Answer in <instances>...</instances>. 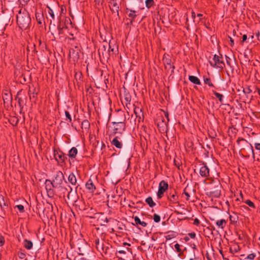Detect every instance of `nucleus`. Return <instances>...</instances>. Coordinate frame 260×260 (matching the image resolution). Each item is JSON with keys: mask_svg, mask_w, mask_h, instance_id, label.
<instances>
[{"mask_svg": "<svg viewBox=\"0 0 260 260\" xmlns=\"http://www.w3.org/2000/svg\"><path fill=\"white\" fill-rule=\"evenodd\" d=\"M255 148L256 149L258 150H260V143H255Z\"/></svg>", "mask_w": 260, "mask_h": 260, "instance_id": "64", "label": "nucleus"}, {"mask_svg": "<svg viewBox=\"0 0 260 260\" xmlns=\"http://www.w3.org/2000/svg\"><path fill=\"white\" fill-rule=\"evenodd\" d=\"M134 113H135V114H136V116H137V117H138V111H140V112H142V110H141V109H139V108H138H138L135 107V108H134Z\"/></svg>", "mask_w": 260, "mask_h": 260, "instance_id": "53", "label": "nucleus"}, {"mask_svg": "<svg viewBox=\"0 0 260 260\" xmlns=\"http://www.w3.org/2000/svg\"><path fill=\"white\" fill-rule=\"evenodd\" d=\"M111 144L118 149H121L122 147V143L120 137L118 136H116L113 138L111 141Z\"/></svg>", "mask_w": 260, "mask_h": 260, "instance_id": "18", "label": "nucleus"}, {"mask_svg": "<svg viewBox=\"0 0 260 260\" xmlns=\"http://www.w3.org/2000/svg\"><path fill=\"white\" fill-rule=\"evenodd\" d=\"M200 224V220L197 218H195L193 222V224L196 225H198Z\"/></svg>", "mask_w": 260, "mask_h": 260, "instance_id": "59", "label": "nucleus"}, {"mask_svg": "<svg viewBox=\"0 0 260 260\" xmlns=\"http://www.w3.org/2000/svg\"><path fill=\"white\" fill-rule=\"evenodd\" d=\"M131 106V102H125V106H126V108L128 110L130 109Z\"/></svg>", "mask_w": 260, "mask_h": 260, "instance_id": "63", "label": "nucleus"}, {"mask_svg": "<svg viewBox=\"0 0 260 260\" xmlns=\"http://www.w3.org/2000/svg\"><path fill=\"white\" fill-rule=\"evenodd\" d=\"M63 26H62L61 27L60 24H58L57 25V32H56L55 33V34L54 33H52V34L53 36L55 35V36H54V38L55 39H60L61 37H62V35L63 33Z\"/></svg>", "mask_w": 260, "mask_h": 260, "instance_id": "21", "label": "nucleus"}, {"mask_svg": "<svg viewBox=\"0 0 260 260\" xmlns=\"http://www.w3.org/2000/svg\"><path fill=\"white\" fill-rule=\"evenodd\" d=\"M255 256H256V255L254 253H251V254H249V255H248L247 256V257H245V259L252 260V259H254V258L255 257Z\"/></svg>", "mask_w": 260, "mask_h": 260, "instance_id": "48", "label": "nucleus"}, {"mask_svg": "<svg viewBox=\"0 0 260 260\" xmlns=\"http://www.w3.org/2000/svg\"><path fill=\"white\" fill-rule=\"evenodd\" d=\"M108 49H109V57L111 55L116 53V50H115L114 48H111V45H110V43H109V44H108Z\"/></svg>", "mask_w": 260, "mask_h": 260, "instance_id": "42", "label": "nucleus"}, {"mask_svg": "<svg viewBox=\"0 0 260 260\" xmlns=\"http://www.w3.org/2000/svg\"><path fill=\"white\" fill-rule=\"evenodd\" d=\"M131 1V2L133 4H135V3H142V1L143 0H129Z\"/></svg>", "mask_w": 260, "mask_h": 260, "instance_id": "60", "label": "nucleus"}, {"mask_svg": "<svg viewBox=\"0 0 260 260\" xmlns=\"http://www.w3.org/2000/svg\"><path fill=\"white\" fill-rule=\"evenodd\" d=\"M17 22L21 29H25L28 28L31 22V19L28 13H23L17 15Z\"/></svg>", "mask_w": 260, "mask_h": 260, "instance_id": "1", "label": "nucleus"}, {"mask_svg": "<svg viewBox=\"0 0 260 260\" xmlns=\"http://www.w3.org/2000/svg\"><path fill=\"white\" fill-rule=\"evenodd\" d=\"M163 60L164 61V63L165 64L171 66V63H172V60L170 58H166L165 59H163Z\"/></svg>", "mask_w": 260, "mask_h": 260, "instance_id": "49", "label": "nucleus"}, {"mask_svg": "<svg viewBox=\"0 0 260 260\" xmlns=\"http://www.w3.org/2000/svg\"><path fill=\"white\" fill-rule=\"evenodd\" d=\"M169 185L167 182L162 180L159 182L158 190L157 192V199H160L164 196L165 192L168 189Z\"/></svg>", "mask_w": 260, "mask_h": 260, "instance_id": "10", "label": "nucleus"}, {"mask_svg": "<svg viewBox=\"0 0 260 260\" xmlns=\"http://www.w3.org/2000/svg\"><path fill=\"white\" fill-rule=\"evenodd\" d=\"M64 180V177L61 171H58L56 172L52 179L53 184L55 185V188L61 187L62 190H68V188L63 187L61 185Z\"/></svg>", "mask_w": 260, "mask_h": 260, "instance_id": "2", "label": "nucleus"}, {"mask_svg": "<svg viewBox=\"0 0 260 260\" xmlns=\"http://www.w3.org/2000/svg\"><path fill=\"white\" fill-rule=\"evenodd\" d=\"M0 216L4 218L6 215V210L8 208V204L5 201L4 197L2 195H0Z\"/></svg>", "mask_w": 260, "mask_h": 260, "instance_id": "13", "label": "nucleus"}, {"mask_svg": "<svg viewBox=\"0 0 260 260\" xmlns=\"http://www.w3.org/2000/svg\"><path fill=\"white\" fill-rule=\"evenodd\" d=\"M121 2L119 0H111L109 2V7L112 14H116L119 17V12L120 10Z\"/></svg>", "mask_w": 260, "mask_h": 260, "instance_id": "6", "label": "nucleus"}, {"mask_svg": "<svg viewBox=\"0 0 260 260\" xmlns=\"http://www.w3.org/2000/svg\"><path fill=\"white\" fill-rule=\"evenodd\" d=\"M90 123L88 120H84L81 123V127L85 131H88L90 128Z\"/></svg>", "mask_w": 260, "mask_h": 260, "instance_id": "28", "label": "nucleus"}, {"mask_svg": "<svg viewBox=\"0 0 260 260\" xmlns=\"http://www.w3.org/2000/svg\"><path fill=\"white\" fill-rule=\"evenodd\" d=\"M82 75L81 72L76 73L75 75V77L76 79H77L78 78H79V79H80L82 77Z\"/></svg>", "mask_w": 260, "mask_h": 260, "instance_id": "55", "label": "nucleus"}, {"mask_svg": "<svg viewBox=\"0 0 260 260\" xmlns=\"http://www.w3.org/2000/svg\"><path fill=\"white\" fill-rule=\"evenodd\" d=\"M234 215H230L229 218L231 222L232 223H236L239 219L238 216L237 214L235 212H233Z\"/></svg>", "mask_w": 260, "mask_h": 260, "instance_id": "33", "label": "nucleus"}, {"mask_svg": "<svg viewBox=\"0 0 260 260\" xmlns=\"http://www.w3.org/2000/svg\"><path fill=\"white\" fill-rule=\"evenodd\" d=\"M68 181L72 185H75L76 184L77 179L73 173H70L69 175Z\"/></svg>", "mask_w": 260, "mask_h": 260, "instance_id": "24", "label": "nucleus"}, {"mask_svg": "<svg viewBox=\"0 0 260 260\" xmlns=\"http://www.w3.org/2000/svg\"><path fill=\"white\" fill-rule=\"evenodd\" d=\"M94 245L96 247V249L98 251H99L101 254L103 253H107V250L109 249L108 247H105L104 241H100L99 238H96L94 241Z\"/></svg>", "mask_w": 260, "mask_h": 260, "instance_id": "12", "label": "nucleus"}, {"mask_svg": "<svg viewBox=\"0 0 260 260\" xmlns=\"http://www.w3.org/2000/svg\"><path fill=\"white\" fill-rule=\"evenodd\" d=\"M124 98L125 102H131V95L128 92H124Z\"/></svg>", "mask_w": 260, "mask_h": 260, "instance_id": "38", "label": "nucleus"}, {"mask_svg": "<svg viewBox=\"0 0 260 260\" xmlns=\"http://www.w3.org/2000/svg\"><path fill=\"white\" fill-rule=\"evenodd\" d=\"M240 250V247L238 245H235L230 248V251L232 254L237 253Z\"/></svg>", "mask_w": 260, "mask_h": 260, "instance_id": "32", "label": "nucleus"}, {"mask_svg": "<svg viewBox=\"0 0 260 260\" xmlns=\"http://www.w3.org/2000/svg\"><path fill=\"white\" fill-rule=\"evenodd\" d=\"M212 92L213 93V94L217 98H218V100L219 101V102L221 103H223V96L222 94L219 93H218L216 91H214V90H213L212 91Z\"/></svg>", "mask_w": 260, "mask_h": 260, "instance_id": "37", "label": "nucleus"}, {"mask_svg": "<svg viewBox=\"0 0 260 260\" xmlns=\"http://www.w3.org/2000/svg\"><path fill=\"white\" fill-rule=\"evenodd\" d=\"M94 2L96 6H100L103 4V0H94Z\"/></svg>", "mask_w": 260, "mask_h": 260, "instance_id": "51", "label": "nucleus"}, {"mask_svg": "<svg viewBox=\"0 0 260 260\" xmlns=\"http://www.w3.org/2000/svg\"><path fill=\"white\" fill-rule=\"evenodd\" d=\"M28 94L29 95L30 99H36V96L37 95V92H36V88H34L32 91L30 90L29 88L28 90Z\"/></svg>", "mask_w": 260, "mask_h": 260, "instance_id": "34", "label": "nucleus"}, {"mask_svg": "<svg viewBox=\"0 0 260 260\" xmlns=\"http://www.w3.org/2000/svg\"><path fill=\"white\" fill-rule=\"evenodd\" d=\"M15 208H17L21 213H23L24 212V206L22 205H16Z\"/></svg>", "mask_w": 260, "mask_h": 260, "instance_id": "46", "label": "nucleus"}, {"mask_svg": "<svg viewBox=\"0 0 260 260\" xmlns=\"http://www.w3.org/2000/svg\"><path fill=\"white\" fill-rule=\"evenodd\" d=\"M146 7L147 9H150L155 6V2L154 0H146L145 1Z\"/></svg>", "mask_w": 260, "mask_h": 260, "instance_id": "36", "label": "nucleus"}, {"mask_svg": "<svg viewBox=\"0 0 260 260\" xmlns=\"http://www.w3.org/2000/svg\"><path fill=\"white\" fill-rule=\"evenodd\" d=\"M19 94V92H18L17 94L16 99L18 100V103L19 105V106L20 108H23V100L21 98L18 97V95Z\"/></svg>", "mask_w": 260, "mask_h": 260, "instance_id": "40", "label": "nucleus"}, {"mask_svg": "<svg viewBox=\"0 0 260 260\" xmlns=\"http://www.w3.org/2000/svg\"><path fill=\"white\" fill-rule=\"evenodd\" d=\"M189 81L192 82V83L196 84V85H200L201 82L199 79L194 76H189Z\"/></svg>", "mask_w": 260, "mask_h": 260, "instance_id": "29", "label": "nucleus"}, {"mask_svg": "<svg viewBox=\"0 0 260 260\" xmlns=\"http://www.w3.org/2000/svg\"><path fill=\"white\" fill-rule=\"evenodd\" d=\"M242 88H243L242 91L244 93V94L245 95L249 94L252 92V90H251V89L249 87H248L246 88H244L242 87Z\"/></svg>", "mask_w": 260, "mask_h": 260, "instance_id": "43", "label": "nucleus"}, {"mask_svg": "<svg viewBox=\"0 0 260 260\" xmlns=\"http://www.w3.org/2000/svg\"><path fill=\"white\" fill-rule=\"evenodd\" d=\"M68 193L67 195V198L69 200H70L72 202H76L77 201V194L76 192L72 191V188L70 185H68Z\"/></svg>", "mask_w": 260, "mask_h": 260, "instance_id": "16", "label": "nucleus"}, {"mask_svg": "<svg viewBox=\"0 0 260 260\" xmlns=\"http://www.w3.org/2000/svg\"><path fill=\"white\" fill-rule=\"evenodd\" d=\"M226 57V63L228 66H231V62H230V58L229 57H228V56H225Z\"/></svg>", "mask_w": 260, "mask_h": 260, "instance_id": "61", "label": "nucleus"}, {"mask_svg": "<svg viewBox=\"0 0 260 260\" xmlns=\"http://www.w3.org/2000/svg\"><path fill=\"white\" fill-rule=\"evenodd\" d=\"M174 163L175 166H176L178 169H179V167L180 166L179 161L176 160V159H174Z\"/></svg>", "mask_w": 260, "mask_h": 260, "instance_id": "54", "label": "nucleus"}, {"mask_svg": "<svg viewBox=\"0 0 260 260\" xmlns=\"http://www.w3.org/2000/svg\"><path fill=\"white\" fill-rule=\"evenodd\" d=\"M18 256L20 259H24L25 258L26 255L25 254L21 251H19L18 252Z\"/></svg>", "mask_w": 260, "mask_h": 260, "instance_id": "47", "label": "nucleus"}, {"mask_svg": "<svg viewBox=\"0 0 260 260\" xmlns=\"http://www.w3.org/2000/svg\"><path fill=\"white\" fill-rule=\"evenodd\" d=\"M128 12V16L131 19H135L137 16V11L126 8L125 12L127 13Z\"/></svg>", "mask_w": 260, "mask_h": 260, "instance_id": "25", "label": "nucleus"}, {"mask_svg": "<svg viewBox=\"0 0 260 260\" xmlns=\"http://www.w3.org/2000/svg\"><path fill=\"white\" fill-rule=\"evenodd\" d=\"M247 36L246 35H244L242 36V39L241 41V44L243 45V43L247 40Z\"/></svg>", "mask_w": 260, "mask_h": 260, "instance_id": "52", "label": "nucleus"}, {"mask_svg": "<svg viewBox=\"0 0 260 260\" xmlns=\"http://www.w3.org/2000/svg\"><path fill=\"white\" fill-rule=\"evenodd\" d=\"M36 18L38 24H42L45 22L43 12L41 10H37L35 13Z\"/></svg>", "mask_w": 260, "mask_h": 260, "instance_id": "17", "label": "nucleus"}, {"mask_svg": "<svg viewBox=\"0 0 260 260\" xmlns=\"http://www.w3.org/2000/svg\"><path fill=\"white\" fill-rule=\"evenodd\" d=\"M65 115H66V117L67 118L66 120H69V122H72V117H71V116L70 113L68 111H66Z\"/></svg>", "mask_w": 260, "mask_h": 260, "instance_id": "45", "label": "nucleus"}, {"mask_svg": "<svg viewBox=\"0 0 260 260\" xmlns=\"http://www.w3.org/2000/svg\"><path fill=\"white\" fill-rule=\"evenodd\" d=\"M188 235L192 239H194L196 237V234L195 233H190L188 234Z\"/></svg>", "mask_w": 260, "mask_h": 260, "instance_id": "56", "label": "nucleus"}, {"mask_svg": "<svg viewBox=\"0 0 260 260\" xmlns=\"http://www.w3.org/2000/svg\"><path fill=\"white\" fill-rule=\"evenodd\" d=\"M203 165L200 169V175L202 177L207 178L210 176V170L206 163L203 162Z\"/></svg>", "mask_w": 260, "mask_h": 260, "instance_id": "15", "label": "nucleus"}, {"mask_svg": "<svg viewBox=\"0 0 260 260\" xmlns=\"http://www.w3.org/2000/svg\"><path fill=\"white\" fill-rule=\"evenodd\" d=\"M48 10V14L49 15L47 16V19L48 20L50 21V25L52 24V20L55 19V15L52 9H51L50 7L47 6ZM51 26H49V29H50Z\"/></svg>", "mask_w": 260, "mask_h": 260, "instance_id": "19", "label": "nucleus"}, {"mask_svg": "<svg viewBox=\"0 0 260 260\" xmlns=\"http://www.w3.org/2000/svg\"><path fill=\"white\" fill-rule=\"evenodd\" d=\"M213 62L209 61V63L213 68H217L220 69H223L225 67V63L223 60L222 55L218 56L217 54H215L213 56Z\"/></svg>", "mask_w": 260, "mask_h": 260, "instance_id": "5", "label": "nucleus"}, {"mask_svg": "<svg viewBox=\"0 0 260 260\" xmlns=\"http://www.w3.org/2000/svg\"><path fill=\"white\" fill-rule=\"evenodd\" d=\"M174 247L176 249V251L178 252H181L182 251L181 248H180V246L179 244L178 243H176L175 245H174Z\"/></svg>", "mask_w": 260, "mask_h": 260, "instance_id": "50", "label": "nucleus"}, {"mask_svg": "<svg viewBox=\"0 0 260 260\" xmlns=\"http://www.w3.org/2000/svg\"><path fill=\"white\" fill-rule=\"evenodd\" d=\"M153 220L155 222H159L160 221V216L157 214H154L153 215Z\"/></svg>", "mask_w": 260, "mask_h": 260, "instance_id": "44", "label": "nucleus"}, {"mask_svg": "<svg viewBox=\"0 0 260 260\" xmlns=\"http://www.w3.org/2000/svg\"><path fill=\"white\" fill-rule=\"evenodd\" d=\"M216 224L218 226L219 228L223 229L226 225V221L224 219H222L216 221Z\"/></svg>", "mask_w": 260, "mask_h": 260, "instance_id": "30", "label": "nucleus"}, {"mask_svg": "<svg viewBox=\"0 0 260 260\" xmlns=\"http://www.w3.org/2000/svg\"><path fill=\"white\" fill-rule=\"evenodd\" d=\"M145 202L150 208H152L156 205L155 203L154 202L151 197L147 198L145 200Z\"/></svg>", "mask_w": 260, "mask_h": 260, "instance_id": "31", "label": "nucleus"}, {"mask_svg": "<svg viewBox=\"0 0 260 260\" xmlns=\"http://www.w3.org/2000/svg\"><path fill=\"white\" fill-rule=\"evenodd\" d=\"M237 143L240 148V152L242 153H245V149L248 148L252 152L253 157L254 158L253 148L251 144L248 143L245 139L240 137L237 139Z\"/></svg>", "mask_w": 260, "mask_h": 260, "instance_id": "3", "label": "nucleus"}, {"mask_svg": "<svg viewBox=\"0 0 260 260\" xmlns=\"http://www.w3.org/2000/svg\"><path fill=\"white\" fill-rule=\"evenodd\" d=\"M5 240L3 237H0V246H3L4 244Z\"/></svg>", "mask_w": 260, "mask_h": 260, "instance_id": "57", "label": "nucleus"}, {"mask_svg": "<svg viewBox=\"0 0 260 260\" xmlns=\"http://www.w3.org/2000/svg\"><path fill=\"white\" fill-rule=\"evenodd\" d=\"M244 203L246 204H247L248 206H249L250 207L254 208V209L255 208V206L254 204L250 200H247L245 201H244Z\"/></svg>", "mask_w": 260, "mask_h": 260, "instance_id": "41", "label": "nucleus"}, {"mask_svg": "<svg viewBox=\"0 0 260 260\" xmlns=\"http://www.w3.org/2000/svg\"><path fill=\"white\" fill-rule=\"evenodd\" d=\"M157 126L159 131L167 133L168 131V122H158Z\"/></svg>", "mask_w": 260, "mask_h": 260, "instance_id": "20", "label": "nucleus"}, {"mask_svg": "<svg viewBox=\"0 0 260 260\" xmlns=\"http://www.w3.org/2000/svg\"><path fill=\"white\" fill-rule=\"evenodd\" d=\"M53 155L58 164H65L66 160L68 159L66 154L59 149H54Z\"/></svg>", "mask_w": 260, "mask_h": 260, "instance_id": "7", "label": "nucleus"}, {"mask_svg": "<svg viewBox=\"0 0 260 260\" xmlns=\"http://www.w3.org/2000/svg\"><path fill=\"white\" fill-rule=\"evenodd\" d=\"M3 98L4 103H8L9 102H11L12 99L11 95L9 93H5Z\"/></svg>", "mask_w": 260, "mask_h": 260, "instance_id": "35", "label": "nucleus"}, {"mask_svg": "<svg viewBox=\"0 0 260 260\" xmlns=\"http://www.w3.org/2000/svg\"><path fill=\"white\" fill-rule=\"evenodd\" d=\"M78 153V150L76 147H72L69 151L68 156L71 158H74Z\"/></svg>", "mask_w": 260, "mask_h": 260, "instance_id": "23", "label": "nucleus"}, {"mask_svg": "<svg viewBox=\"0 0 260 260\" xmlns=\"http://www.w3.org/2000/svg\"><path fill=\"white\" fill-rule=\"evenodd\" d=\"M113 132L112 135L110 136V138L112 135H115L116 134H120L121 135L125 129V124L123 122H113Z\"/></svg>", "mask_w": 260, "mask_h": 260, "instance_id": "4", "label": "nucleus"}, {"mask_svg": "<svg viewBox=\"0 0 260 260\" xmlns=\"http://www.w3.org/2000/svg\"><path fill=\"white\" fill-rule=\"evenodd\" d=\"M98 52L101 59H108L109 58V49H108V45H102L99 48Z\"/></svg>", "mask_w": 260, "mask_h": 260, "instance_id": "11", "label": "nucleus"}, {"mask_svg": "<svg viewBox=\"0 0 260 260\" xmlns=\"http://www.w3.org/2000/svg\"><path fill=\"white\" fill-rule=\"evenodd\" d=\"M168 200L172 204L178 203L179 197L174 188H170L166 193Z\"/></svg>", "mask_w": 260, "mask_h": 260, "instance_id": "8", "label": "nucleus"}, {"mask_svg": "<svg viewBox=\"0 0 260 260\" xmlns=\"http://www.w3.org/2000/svg\"><path fill=\"white\" fill-rule=\"evenodd\" d=\"M23 245L26 249L30 250L33 246V243L31 241L25 239L23 242Z\"/></svg>", "mask_w": 260, "mask_h": 260, "instance_id": "26", "label": "nucleus"}, {"mask_svg": "<svg viewBox=\"0 0 260 260\" xmlns=\"http://www.w3.org/2000/svg\"><path fill=\"white\" fill-rule=\"evenodd\" d=\"M134 220L136 225L140 224L143 227H146L147 225V223L146 222L141 221L140 219L138 216L134 217Z\"/></svg>", "mask_w": 260, "mask_h": 260, "instance_id": "27", "label": "nucleus"}, {"mask_svg": "<svg viewBox=\"0 0 260 260\" xmlns=\"http://www.w3.org/2000/svg\"><path fill=\"white\" fill-rule=\"evenodd\" d=\"M221 185L218 182L211 188V190L207 193V194L210 197L219 198L221 196Z\"/></svg>", "mask_w": 260, "mask_h": 260, "instance_id": "9", "label": "nucleus"}, {"mask_svg": "<svg viewBox=\"0 0 260 260\" xmlns=\"http://www.w3.org/2000/svg\"><path fill=\"white\" fill-rule=\"evenodd\" d=\"M229 39H230V46L231 47H233L234 45V39L231 38V37H229Z\"/></svg>", "mask_w": 260, "mask_h": 260, "instance_id": "58", "label": "nucleus"}, {"mask_svg": "<svg viewBox=\"0 0 260 260\" xmlns=\"http://www.w3.org/2000/svg\"><path fill=\"white\" fill-rule=\"evenodd\" d=\"M45 188L49 197L51 198L54 196V190L53 188H55V185L53 184L52 180L46 179L45 182Z\"/></svg>", "mask_w": 260, "mask_h": 260, "instance_id": "14", "label": "nucleus"}, {"mask_svg": "<svg viewBox=\"0 0 260 260\" xmlns=\"http://www.w3.org/2000/svg\"><path fill=\"white\" fill-rule=\"evenodd\" d=\"M204 81L205 84L208 85L209 86L215 87L214 85L211 82V80L209 78H204Z\"/></svg>", "mask_w": 260, "mask_h": 260, "instance_id": "39", "label": "nucleus"}, {"mask_svg": "<svg viewBox=\"0 0 260 260\" xmlns=\"http://www.w3.org/2000/svg\"><path fill=\"white\" fill-rule=\"evenodd\" d=\"M85 186L86 188L89 190L90 192H93L96 189L95 186L91 179H89L87 181Z\"/></svg>", "mask_w": 260, "mask_h": 260, "instance_id": "22", "label": "nucleus"}, {"mask_svg": "<svg viewBox=\"0 0 260 260\" xmlns=\"http://www.w3.org/2000/svg\"><path fill=\"white\" fill-rule=\"evenodd\" d=\"M165 116L166 117V118L167 119V121L168 123H169V122L170 121V119H169V113L168 112H165Z\"/></svg>", "mask_w": 260, "mask_h": 260, "instance_id": "62", "label": "nucleus"}]
</instances>
